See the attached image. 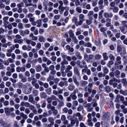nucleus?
<instances>
[{
  "mask_svg": "<svg viewBox=\"0 0 127 127\" xmlns=\"http://www.w3.org/2000/svg\"><path fill=\"white\" fill-rule=\"evenodd\" d=\"M4 110L6 114V116H8L11 115V113L9 112V107L5 108H4Z\"/></svg>",
  "mask_w": 127,
  "mask_h": 127,
  "instance_id": "26",
  "label": "nucleus"
},
{
  "mask_svg": "<svg viewBox=\"0 0 127 127\" xmlns=\"http://www.w3.org/2000/svg\"><path fill=\"white\" fill-rule=\"evenodd\" d=\"M15 38L14 39L13 41L14 43H18L20 44H21L23 43V39H21L22 37L19 34H16L15 36Z\"/></svg>",
  "mask_w": 127,
  "mask_h": 127,
  "instance_id": "1",
  "label": "nucleus"
},
{
  "mask_svg": "<svg viewBox=\"0 0 127 127\" xmlns=\"http://www.w3.org/2000/svg\"><path fill=\"white\" fill-rule=\"evenodd\" d=\"M81 85L82 87L88 84V82L86 81L82 80L80 81Z\"/></svg>",
  "mask_w": 127,
  "mask_h": 127,
  "instance_id": "37",
  "label": "nucleus"
},
{
  "mask_svg": "<svg viewBox=\"0 0 127 127\" xmlns=\"http://www.w3.org/2000/svg\"><path fill=\"white\" fill-rule=\"evenodd\" d=\"M102 56L103 57L104 60H107L108 59V57L107 56L106 53H103Z\"/></svg>",
  "mask_w": 127,
  "mask_h": 127,
  "instance_id": "30",
  "label": "nucleus"
},
{
  "mask_svg": "<svg viewBox=\"0 0 127 127\" xmlns=\"http://www.w3.org/2000/svg\"><path fill=\"white\" fill-rule=\"evenodd\" d=\"M67 118L70 120L71 121L70 124L71 125V126H74L76 122L73 120V119H72V116L69 115L67 116Z\"/></svg>",
  "mask_w": 127,
  "mask_h": 127,
  "instance_id": "11",
  "label": "nucleus"
},
{
  "mask_svg": "<svg viewBox=\"0 0 127 127\" xmlns=\"http://www.w3.org/2000/svg\"><path fill=\"white\" fill-rule=\"evenodd\" d=\"M70 97H71V98L73 100H75L77 99V96L75 94L73 93H72L70 95Z\"/></svg>",
  "mask_w": 127,
  "mask_h": 127,
  "instance_id": "20",
  "label": "nucleus"
},
{
  "mask_svg": "<svg viewBox=\"0 0 127 127\" xmlns=\"http://www.w3.org/2000/svg\"><path fill=\"white\" fill-rule=\"evenodd\" d=\"M72 41L77 44L78 42V40L77 39L76 37L73 36L72 37Z\"/></svg>",
  "mask_w": 127,
  "mask_h": 127,
  "instance_id": "54",
  "label": "nucleus"
},
{
  "mask_svg": "<svg viewBox=\"0 0 127 127\" xmlns=\"http://www.w3.org/2000/svg\"><path fill=\"white\" fill-rule=\"evenodd\" d=\"M103 71L104 74H107L109 70L108 68L105 67L103 70Z\"/></svg>",
  "mask_w": 127,
  "mask_h": 127,
  "instance_id": "64",
  "label": "nucleus"
},
{
  "mask_svg": "<svg viewBox=\"0 0 127 127\" xmlns=\"http://www.w3.org/2000/svg\"><path fill=\"white\" fill-rule=\"evenodd\" d=\"M104 16L105 18H112L113 16V14L111 13H109L107 12H105L104 13Z\"/></svg>",
  "mask_w": 127,
  "mask_h": 127,
  "instance_id": "8",
  "label": "nucleus"
},
{
  "mask_svg": "<svg viewBox=\"0 0 127 127\" xmlns=\"http://www.w3.org/2000/svg\"><path fill=\"white\" fill-rule=\"evenodd\" d=\"M92 120H87V124L89 126L93 127V124L92 121Z\"/></svg>",
  "mask_w": 127,
  "mask_h": 127,
  "instance_id": "27",
  "label": "nucleus"
},
{
  "mask_svg": "<svg viewBox=\"0 0 127 127\" xmlns=\"http://www.w3.org/2000/svg\"><path fill=\"white\" fill-rule=\"evenodd\" d=\"M46 105V101H44L43 102V103L41 105V107L42 108H45Z\"/></svg>",
  "mask_w": 127,
  "mask_h": 127,
  "instance_id": "62",
  "label": "nucleus"
},
{
  "mask_svg": "<svg viewBox=\"0 0 127 127\" xmlns=\"http://www.w3.org/2000/svg\"><path fill=\"white\" fill-rule=\"evenodd\" d=\"M110 116V115L109 114V113H107V114H105L103 115V118H104H104H105L108 119V118Z\"/></svg>",
  "mask_w": 127,
  "mask_h": 127,
  "instance_id": "59",
  "label": "nucleus"
},
{
  "mask_svg": "<svg viewBox=\"0 0 127 127\" xmlns=\"http://www.w3.org/2000/svg\"><path fill=\"white\" fill-rule=\"evenodd\" d=\"M116 78H120V71L118 70H117L116 71Z\"/></svg>",
  "mask_w": 127,
  "mask_h": 127,
  "instance_id": "46",
  "label": "nucleus"
},
{
  "mask_svg": "<svg viewBox=\"0 0 127 127\" xmlns=\"http://www.w3.org/2000/svg\"><path fill=\"white\" fill-rule=\"evenodd\" d=\"M17 6L18 8H21V7H24V4L23 2H21L17 5Z\"/></svg>",
  "mask_w": 127,
  "mask_h": 127,
  "instance_id": "52",
  "label": "nucleus"
},
{
  "mask_svg": "<svg viewBox=\"0 0 127 127\" xmlns=\"http://www.w3.org/2000/svg\"><path fill=\"white\" fill-rule=\"evenodd\" d=\"M65 72L67 73V76L68 77H71L73 75V72L71 71H65Z\"/></svg>",
  "mask_w": 127,
  "mask_h": 127,
  "instance_id": "21",
  "label": "nucleus"
},
{
  "mask_svg": "<svg viewBox=\"0 0 127 127\" xmlns=\"http://www.w3.org/2000/svg\"><path fill=\"white\" fill-rule=\"evenodd\" d=\"M10 66L11 67L10 72H14L15 71V65L14 64H12L10 65Z\"/></svg>",
  "mask_w": 127,
  "mask_h": 127,
  "instance_id": "25",
  "label": "nucleus"
},
{
  "mask_svg": "<svg viewBox=\"0 0 127 127\" xmlns=\"http://www.w3.org/2000/svg\"><path fill=\"white\" fill-rule=\"evenodd\" d=\"M81 62L79 60H77L76 62V64L77 65H79L80 68H83L84 67V66H83V65L82 64H81Z\"/></svg>",
  "mask_w": 127,
  "mask_h": 127,
  "instance_id": "53",
  "label": "nucleus"
},
{
  "mask_svg": "<svg viewBox=\"0 0 127 127\" xmlns=\"http://www.w3.org/2000/svg\"><path fill=\"white\" fill-rule=\"evenodd\" d=\"M111 9H112L113 12L114 13H117L119 11V8L118 7H115L113 8H111Z\"/></svg>",
  "mask_w": 127,
  "mask_h": 127,
  "instance_id": "33",
  "label": "nucleus"
},
{
  "mask_svg": "<svg viewBox=\"0 0 127 127\" xmlns=\"http://www.w3.org/2000/svg\"><path fill=\"white\" fill-rule=\"evenodd\" d=\"M61 55L63 59H66L67 60L69 61H70L72 60V58L71 57L67 56L64 53H62Z\"/></svg>",
  "mask_w": 127,
  "mask_h": 127,
  "instance_id": "4",
  "label": "nucleus"
},
{
  "mask_svg": "<svg viewBox=\"0 0 127 127\" xmlns=\"http://www.w3.org/2000/svg\"><path fill=\"white\" fill-rule=\"evenodd\" d=\"M123 60L124 62V65H126L127 64V56H124L123 58Z\"/></svg>",
  "mask_w": 127,
  "mask_h": 127,
  "instance_id": "35",
  "label": "nucleus"
},
{
  "mask_svg": "<svg viewBox=\"0 0 127 127\" xmlns=\"http://www.w3.org/2000/svg\"><path fill=\"white\" fill-rule=\"evenodd\" d=\"M48 120L52 125L54 124V119L52 117H50L48 118Z\"/></svg>",
  "mask_w": 127,
  "mask_h": 127,
  "instance_id": "22",
  "label": "nucleus"
},
{
  "mask_svg": "<svg viewBox=\"0 0 127 127\" xmlns=\"http://www.w3.org/2000/svg\"><path fill=\"white\" fill-rule=\"evenodd\" d=\"M109 57L110 60L112 61H114L115 60V57L112 54H110Z\"/></svg>",
  "mask_w": 127,
  "mask_h": 127,
  "instance_id": "47",
  "label": "nucleus"
},
{
  "mask_svg": "<svg viewBox=\"0 0 127 127\" xmlns=\"http://www.w3.org/2000/svg\"><path fill=\"white\" fill-rule=\"evenodd\" d=\"M68 33L70 37H73L74 36V34L72 30H70L68 32Z\"/></svg>",
  "mask_w": 127,
  "mask_h": 127,
  "instance_id": "50",
  "label": "nucleus"
},
{
  "mask_svg": "<svg viewBox=\"0 0 127 127\" xmlns=\"http://www.w3.org/2000/svg\"><path fill=\"white\" fill-rule=\"evenodd\" d=\"M121 59L122 58L121 57L118 56L116 58V61L115 63H116V64H122Z\"/></svg>",
  "mask_w": 127,
  "mask_h": 127,
  "instance_id": "16",
  "label": "nucleus"
},
{
  "mask_svg": "<svg viewBox=\"0 0 127 127\" xmlns=\"http://www.w3.org/2000/svg\"><path fill=\"white\" fill-rule=\"evenodd\" d=\"M72 104L73 106H77L78 105V103L77 100H75L73 101Z\"/></svg>",
  "mask_w": 127,
  "mask_h": 127,
  "instance_id": "63",
  "label": "nucleus"
},
{
  "mask_svg": "<svg viewBox=\"0 0 127 127\" xmlns=\"http://www.w3.org/2000/svg\"><path fill=\"white\" fill-rule=\"evenodd\" d=\"M101 56L99 54L96 55L95 56V58L96 60L100 59L101 58Z\"/></svg>",
  "mask_w": 127,
  "mask_h": 127,
  "instance_id": "57",
  "label": "nucleus"
},
{
  "mask_svg": "<svg viewBox=\"0 0 127 127\" xmlns=\"http://www.w3.org/2000/svg\"><path fill=\"white\" fill-rule=\"evenodd\" d=\"M39 40L41 42H45L46 41V39L43 36L40 35L39 37Z\"/></svg>",
  "mask_w": 127,
  "mask_h": 127,
  "instance_id": "18",
  "label": "nucleus"
},
{
  "mask_svg": "<svg viewBox=\"0 0 127 127\" xmlns=\"http://www.w3.org/2000/svg\"><path fill=\"white\" fill-rule=\"evenodd\" d=\"M119 93L124 96L127 95V93L126 91H123V90L121 89L120 90Z\"/></svg>",
  "mask_w": 127,
  "mask_h": 127,
  "instance_id": "31",
  "label": "nucleus"
},
{
  "mask_svg": "<svg viewBox=\"0 0 127 127\" xmlns=\"http://www.w3.org/2000/svg\"><path fill=\"white\" fill-rule=\"evenodd\" d=\"M86 23L88 25H89L92 23V20L91 18L87 20L86 21Z\"/></svg>",
  "mask_w": 127,
  "mask_h": 127,
  "instance_id": "55",
  "label": "nucleus"
},
{
  "mask_svg": "<svg viewBox=\"0 0 127 127\" xmlns=\"http://www.w3.org/2000/svg\"><path fill=\"white\" fill-rule=\"evenodd\" d=\"M107 103L109 108H111L113 107L114 103L110 101V102H107Z\"/></svg>",
  "mask_w": 127,
  "mask_h": 127,
  "instance_id": "40",
  "label": "nucleus"
},
{
  "mask_svg": "<svg viewBox=\"0 0 127 127\" xmlns=\"http://www.w3.org/2000/svg\"><path fill=\"white\" fill-rule=\"evenodd\" d=\"M79 102L81 103H84V104H86L87 103V101L84 100L83 98H80L78 99Z\"/></svg>",
  "mask_w": 127,
  "mask_h": 127,
  "instance_id": "23",
  "label": "nucleus"
},
{
  "mask_svg": "<svg viewBox=\"0 0 127 127\" xmlns=\"http://www.w3.org/2000/svg\"><path fill=\"white\" fill-rule=\"evenodd\" d=\"M115 82V81H114L113 78L109 81V84L110 85H112L114 88H116L118 84L116 82Z\"/></svg>",
  "mask_w": 127,
  "mask_h": 127,
  "instance_id": "6",
  "label": "nucleus"
},
{
  "mask_svg": "<svg viewBox=\"0 0 127 127\" xmlns=\"http://www.w3.org/2000/svg\"><path fill=\"white\" fill-rule=\"evenodd\" d=\"M119 29L120 30L121 32L124 34H125L127 33V31H125V27L123 26H120Z\"/></svg>",
  "mask_w": 127,
  "mask_h": 127,
  "instance_id": "13",
  "label": "nucleus"
},
{
  "mask_svg": "<svg viewBox=\"0 0 127 127\" xmlns=\"http://www.w3.org/2000/svg\"><path fill=\"white\" fill-rule=\"evenodd\" d=\"M72 67L71 65H68L67 66V68H66L65 71H70V70L71 69Z\"/></svg>",
  "mask_w": 127,
  "mask_h": 127,
  "instance_id": "51",
  "label": "nucleus"
},
{
  "mask_svg": "<svg viewBox=\"0 0 127 127\" xmlns=\"http://www.w3.org/2000/svg\"><path fill=\"white\" fill-rule=\"evenodd\" d=\"M13 48H12V47H11V49L13 50L15 49V48H19V45L18 44H16L15 45H14L13 46Z\"/></svg>",
  "mask_w": 127,
  "mask_h": 127,
  "instance_id": "45",
  "label": "nucleus"
},
{
  "mask_svg": "<svg viewBox=\"0 0 127 127\" xmlns=\"http://www.w3.org/2000/svg\"><path fill=\"white\" fill-rule=\"evenodd\" d=\"M36 72H38L42 70V67L40 65H39L36 66L35 68Z\"/></svg>",
  "mask_w": 127,
  "mask_h": 127,
  "instance_id": "28",
  "label": "nucleus"
},
{
  "mask_svg": "<svg viewBox=\"0 0 127 127\" xmlns=\"http://www.w3.org/2000/svg\"><path fill=\"white\" fill-rule=\"evenodd\" d=\"M54 78V77L51 75L50 74H49V76L47 78V81L48 82H49L53 80Z\"/></svg>",
  "mask_w": 127,
  "mask_h": 127,
  "instance_id": "38",
  "label": "nucleus"
},
{
  "mask_svg": "<svg viewBox=\"0 0 127 127\" xmlns=\"http://www.w3.org/2000/svg\"><path fill=\"white\" fill-rule=\"evenodd\" d=\"M2 2H5L6 5H8L11 2L10 0H2Z\"/></svg>",
  "mask_w": 127,
  "mask_h": 127,
  "instance_id": "48",
  "label": "nucleus"
},
{
  "mask_svg": "<svg viewBox=\"0 0 127 127\" xmlns=\"http://www.w3.org/2000/svg\"><path fill=\"white\" fill-rule=\"evenodd\" d=\"M32 80V81L36 80V79L34 78V75L32 76L31 77H29L28 78V81L29 82H30Z\"/></svg>",
  "mask_w": 127,
  "mask_h": 127,
  "instance_id": "34",
  "label": "nucleus"
},
{
  "mask_svg": "<svg viewBox=\"0 0 127 127\" xmlns=\"http://www.w3.org/2000/svg\"><path fill=\"white\" fill-rule=\"evenodd\" d=\"M107 33L108 36L110 38L112 37L113 36V34L110 31H107Z\"/></svg>",
  "mask_w": 127,
  "mask_h": 127,
  "instance_id": "41",
  "label": "nucleus"
},
{
  "mask_svg": "<svg viewBox=\"0 0 127 127\" xmlns=\"http://www.w3.org/2000/svg\"><path fill=\"white\" fill-rule=\"evenodd\" d=\"M75 54L78 59L80 60L82 59V57L81 56V54L79 52H76Z\"/></svg>",
  "mask_w": 127,
  "mask_h": 127,
  "instance_id": "24",
  "label": "nucleus"
},
{
  "mask_svg": "<svg viewBox=\"0 0 127 127\" xmlns=\"http://www.w3.org/2000/svg\"><path fill=\"white\" fill-rule=\"evenodd\" d=\"M94 57V56L93 55H90L88 56V59L87 60V61L88 62H89L90 60H92Z\"/></svg>",
  "mask_w": 127,
  "mask_h": 127,
  "instance_id": "36",
  "label": "nucleus"
},
{
  "mask_svg": "<svg viewBox=\"0 0 127 127\" xmlns=\"http://www.w3.org/2000/svg\"><path fill=\"white\" fill-rule=\"evenodd\" d=\"M41 44L40 42H38L37 43L36 47L38 50H39L41 48Z\"/></svg>",
  "mask_w": 127,
  "mask_h": 127,
  "instance_id": "49",
  "label": "nucleus"
},
{
  "mask_svg": "<svg viewBox=\"0 0 127 127\" xmlns=\"http://www.w3.org/2000/svg\"><path fill=\"white\" fill-rule=\"evenodd\" d=\"M17 84L18 85V87L19 88H22L23 86V83L21 82H18Z\"/></svg>",
  "mask_w": 127,
  "mask_h": 127,
  "instance_id": "61",
  "label": "nucleus"
},
{
  "mask_svg": "<svg viewBox=\"0 0 127 127\" xmlns=\"http://www.w3.org/2000/svg\"><path fill=\"white\" fill-rule=\"evenodd\" d=\"M77 20L78 19L76 17H73L72 19V21L73 22L75 23V24L77 26H78L80 25L79 22H78L77 21Z\"/></svg>",
  "mask_w": 127,
  "mask_h": 127,
  "instance_id": "10",
  "label": "nucleus"
},
{
  "mask_svg": "<svg viewBox=\"0 0 127 127\" xmlns=\"http://www.w3.org/2000/svg\"><path fill=\"white\" fill-rule=\"evenodd\" d=\"M85 16L83 14H80L79 16L80 26L82 24L83 22L85 20Z\"/></svg>",
  "mask_w": 127,
  "mask_h": 127,
  "instance_id": "2",
  "label": "nucleus"
},
{
  "mask_svg": "<svg viewBox=\"0 0 127 127\" xmlns=\"http://www.w3.org/2000/svg\"><path fill=\"white\" fill-rule=\"evenodd\" d=\"M29 101L32 103L34 104V103L33 102L34 98L33 95L32 94L30 95L29 96Z\"/></svg>",
  "mask_w": 127,
  "mask_h": 127,
  "instance_id": "17",
  "label": "nucleus"
},
{
  "mask_svg": "<svg viewBox=\"0 0 127 127\" xmlns=\"http://www.w3.org/2000/svg\"><path fill=\"white\" fill-rule=\"evenodd\" d=\"M72 78L73 79V82L75 84L77 87H78L79 85V82L78 81L76 76L75 75H73L72 76Z\"/></svg>",
  "mask_w": 127,
  "mask_h": 127,
  "instance_id": "9",
  "label": "nucleus"
},
{
  "mask_svg": "<svg viewBox=\"0 0 127 127\" xmlns=\"http://www.w3.org/2000/svg\"><path fill=\"white\" fill-rule=\"evenodd\" d=\"M73 69L74 74L79 76H80V73L77 67L75 66L74 67Z\"/></svg>",
  "mask_w": 127,
  "mask_h": 127,
  "instance_id": "14",
  "label": "nucleus"
},
{
  "mask_svg": "<svg viewBox=\"0 0 127 127\" xmlns=\"http://www.w3.org/2000/svg\"><path fill=\"white\" fill-rule=\"evenodd\" d=\"M61 17V16L60 15H56L54 16V19L56 20H59L60 18Z\"/></svg>",
  "mask_w": 127,
  "mask_h": 127,
  "instance_id": "58",
  "label": "nucleus"
},
{
  "mask_svg": "<svg viewBox=\"0 0 127 127\" xmlns=\"http://www.w3.org/2000/svg\"><path fill=\"white\" fill-rule=\"evenodd\" d=\"M120 99V100L121 101L123 102L124 101V97L122 95H120L118 94L116 96L115 101L116 102H117L119 101V99Z\"/></svg>",
  "mask_w": 127,
  "mask_h": 127,
  "instance_id": "3",
  "label": "nucleus"
},
{
  "mask_svg": "<svg viewBox=\"0 0 127 127\" xmlns=\"http://www.w3.org/2000/svg\"><path fill=\"white\" fill-rule=\"evenodd\" d=\"M76 11L79 13H80L82 12V10L81 7L78 6L76 8Z\"/></svg>",
  "mask_w": 127,
  "mask_h": 127,
  "instance_id": "44",
  "label": "nucleus"
},
{
  "mask_svg": "<svg viewBox=\"0 0 127 127\" xmlns=\"http://www.w3.org/2000/svg\"><path fill=\"white\" fill-rule=\"evenodd\" d=\"M5 28H8L9 30H11L12 29L13 27L11 24H9L7 26H5Z\"/></svg>",
  "mask_w": 127,
  "mask_h": 127,
  "instance_id": "56",
  "label": "nucleus"
},
{
  "mask_svg": "<svg viewBox=\"0 0 127 127\" xmlns=\"http://www.w3.org/2000/svg\"><path fill=\"white\" fill-rule=\"evenodd\" d=\"M118 64H116V63H115V68L119 69H121L123 68L124 66L122 64L119 65Z\"/></svg>",
  "mask_w": 127,
  "mask_h": 127,
  "instance_id": "15",
  "label": "nucleus"
},
{
  "mask_svg": "<svg viewBox=\"0 0 127 127\" xmlns=\"http://www.w3.org/2000/svg\"><path fill=\"white\" fill-rule=\"evenodd\" d=\"M63 59L64 60L63 62H62L61 63V64L62 65H63L64 64L67 65L68 64V62L67 60H66L65 59Z\"/></svg>",
  "mask_w": 127,
  "mask_h": 127,
  "instance_id": "42",
  "label": "nucleus"
},
{
  "mask_svg": "<svg viewBox=\"0 0 127 127\" xmlns=\"http://www.w3.org/2000/svg\"><path fill=\"white\" fill-rule=\"evenodd\" d=\"M1 125L2 126L4 127H6L10 126V124H9L7 122L4 121Z\"/></svg>",
  "mask_w": 127,
  "mask_h": 127,
  "instance_id": "29",
  "label": "nucleus"
},
{
  "mask_svg": "<svg viewBox=\"0 0 127 127\" xmlns=\"http://www.w3.org/2000/svg\"><path fill=\"white\" fill-rule=\"evenodd\" d=\"M117 50L118 52H120L122 51V48L121 45H118L117 47Z\"/></svg>",
  "mask_w": 127,
  "mask_h": 127,
  "instance_id": "43",
  "label": "nucleus"
},
{
  "mask_svg": "<svg viewBox=\"0 0 127 127\" xmlns=\"http://www.w3.org/2000/svg\"><path fill=\"white\" fill-rule=\"evenodd\" d=\"M32 93L35 96H36L38 94V91L36 90H34L32 91Z\"/></svg>",
  "mask_w": 127,
  "mask_h": 127,
  "instance_id": "60",
  "label": "nucleus"
},
{
  "mask_svg": "<svg viewBox=\"0 0 127 127\" xmlns=\"http://www.w3.org/2000/svg\"><path fill=\"white\" fill-rule=\"evenodd\" d=\"M113 61L111 60L109 61L108 63L107 64V65L108 67L110 68L111 67V65H112L114 63Z\"/></svg>",
  "mask_w": 127,
  "mask_h": 127,
  "instance_id": "32",
  "label": "nucleus"
},
{
  "mask_svg": "<svg viewBox=\"0 0 127 127\" xmlns=\"http://www.w3.org/2000/svg\"><path fill=\"white\" fill-rule=\"evenodd\" d=\"M56 96L54 95H52L50 97H48L47 99V101L48 103H51L52 101L56 100Z\"/></svg>",
  "mask_w": 127,
  "mask_h": 127,
  "instance_id": "5",
  "label": "nucleus"
},
{
  "mask_svg": "<svg viewBox=\"0 0 127 127\" xmlns=\"http://www.w3.org/2000/svg\"><path fill=\"white\" fill-rule=\"evenodd\" d=\"M105 91L107 93L110 92L111 91L110 87L109 86H107L105 87Z\"/></svg>",
  "mask_w": 127,
  "mask_h": 127,
  "instance_id": "39",
  "label": "nucleus"
},
{
  "mask_svg": "<svg viewBox=\"0 0 127 127\" xmlns=\"http://www.w3.org/2000/svg\"><path fill=\"white\" fill-rule=\"evenodd\" d=\"M75 86L73 84H69L68 87V89L70 91H72L75 88Z\"/></svg>",
  "mask_w": 127,
  "mask_h": 127,
  "instance_id": "12",
  "label": "nucleus"
},
{
  "mask_svg": "<svg viewBox=\"0 0 127 127\" xmlns=\"http://www.w3.org/2000/svg\"><path fill=\"white\" fill-rule=\"evenodd\" d=\"M52 89L50 87L48 88L45 90V91L47 95H51L52 94Z\"/></svg>",
  "mask_w": 127,
  "mask_h": 127,
  "instance_id": "19",
  "label": "nucleus"
},
{
  "mask_svg": "<svg viewBox=\"0 0 127 127\" xmlns=\"http://www.w3.org/2000/svg\"><path fill=\"white\" fill-rule=\"evenodd\" d=\"M35 24H34V25L35 26L37 24L36 27H39L41 26L42 25V19H39L37 20L36 21V22H35Z\"/></svg>",
  "mask_w": 127,
  "mask_h": 127,
  "instance_id": "7",
  "label": "nucleus"
}]
</instances>
